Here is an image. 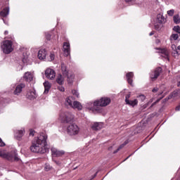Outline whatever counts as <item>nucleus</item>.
<instances>
[{
    "label": "nucleus",
    "instance_id": "4d7b16f0",
    "mask_svg": "<svg viewBox=\"0 0 180 180\" xmlns=\"http://www.w3.org/2000/svg\"><path fill=\"white\" fill-rule=\"evenodd\" d=\"M98 173L96 172V174H95V175H94V176H96V174H97Z\"/></svg>",
    "mask_w": 180,
    "mask_h": 180
},
{
    "label": "nucleus",
    "instance_id": "9b49d317",
    "mask_svg": "<svg viewBox=\"0 0 180 180\" xmlns=\"http://www.w3.org/2000/svg\"><path fill=\"white\" fill-rule=\"evenodd\" d=\"M26 86V84L21 83L20 84H17L15 86V90L13 91L14 95H20V94H22V91L23 89V88H25Z\"/></svg>",
    "mask_w": 180,
    "mask_h": 180
},
{
    "label": "nucleus",
    "instance_id": "cd10ccee",
    "mask_svg": "<svg viewBox=\"0 0 180 180\" xmlns=\"http://www.w3.org/2000/svg\"><path fill=\"white\" fill-rule=\"evenodd\" d=\"M139 103L137 99H134V101L129 100V103H126L127 105H129V106H136Z\"/></svg>",
    "mask_w": 180,
    "mask_h": 180
},
{
    "label": "nucleus",
    "instance_id": "5701e85b",
    "mask_svg": "<svg viewBox=\"0 0 180 180\" xmlns=\"http://www.w3.org/2000/svg\"><path fill=\"white\" fill-rule=\"evenodd\" d=\"M0 15L1 16H3V18H6V16L9 15V7L6 8L1 11Z\"/></svg>",
    "mask_w": 180,
    "mask_h": 180
},
{
    "label": "nucleus",
    "instance_id": "f3484780",
    "mask_svg": "<svg viewBox=\"0 0 180 180\" xmlns=\"http://www.w3.org/2000/svg\"><path fill=\"white\" fill-rule=\"evenodd\" d=\"M72 108L73 109H77V110H82V105L79 101H74Z\"/></svg>",
    "mask_w": 180,
    "mask_h": 180
},
{
    "label": "nucleus",
    "instance_id": "e433bc0d",
    "mask_svg": "<svg viewBox=\"0 0 180 180\" xmlns=\"http://www.w3.org/2000/svg\"><path fill=\"white\" fill-rule=\"evenodd\" d=\"M130 94H127L126 95V96H125V102H126V103H129V99L130 98Z\"/></svg>",
    "mask_w": 180,
    "mask_h": 180
},
{
    "label": "nucleus",
    "instance_id": "6ab92c4d",
    "mask_svg": "<svg viewBox=\"0 0 180 180\" xmlns=\"http://www.w3.org/2000/svg\"><path fill=\"white\" fill-rule=\"evenodd\" d=\"M65 105L66 106H70V108H72V105H74V103H72V97L69 96L66 98L65 101Z\"/></svg>",
    "mask_w": 180,
    "mask_h": 180
},
{
    "label": "nucleus",
    "instance_id": "bf43d9fd",
    "mask_svg": "<svg viewBox=\"0 0 180 180\" xmlns=\"http://www.w3.org/2000/svg\"><path fill=\"white\" fill-rule=\"evenodd\" d=\"M130 156L127 157L126 160H127Z\"/></svg>",
    "mask_w": 180,
    "mask_h": 180
},
{
    "label": "nucleus",
    "instance_id": "de8ad7c7",
    "mask_svg": "<svg viewBox=\"0 0 180 180\" xmlns=\"http://www.w3.org/2000/svg\"><path fill=\"white\" fill-rule=\"evenodd\" d=\"M154 33H155V32H154V31H152V32L149 34V36H153V35H154Z\"/></svg>",
    "mask_w": 180,
    "mask_h": 180
},
{
    "label": "nucleus",
    "instance_id": "ea45409f",
    "mask_svg": "<svg viewBox=\"0 0 180 180\" xmlns=\"http://www.w3.org/2000/svg\"><path fill=\"white\" fill-rule=\"evenodd\" d=\"M58 89L60 91V92H64L65 91V89H64L63 86H59Z\"/></svg>",
    "mask_w": 180,
    "mask_h": 180
},
{
    "label": "nucleus",
    "instance_id": "39448f33",
    "mask_svg": "<svg viewBox=\"0 0 180 180\" xmlns=\"http://www.w3.org/2000/svg\"><path fill=\"white\" fill-rule=\"evenodd\" d=\"M13 44V43L9 40L3 41V44L1 45L3 53H4V54H9L12 53V51H13V47L12 46Z\"/></svg>",
    "mask_w": 180,
    "mask_h": 180
},
{
    "label": "nucleus",
    "instance_id": "0eeeda50",
    "mask_svg": "<svg viewBox=\"0 0 180 180\" xmlns=\"http://www.w3.org/2000/svg\"><path fill=\"white\" fill-rule=\"evenodd\" d=\"M167 22L165 18L162 14H158L156 18V22L154 24L155 30H160L162 25H164Z\"/></svg>",
    "mask_w": 180,
    "mask_h": 180
},
{
    "label": "nucleus",
    "instance_id": "a878e982",
    "mask_svg": "<svg viewBox=\"0 0 180 180\" xmlns=\"http://www.w3.org/2000/svg\"><path fill=\"white\" fill-rule=\"evenodd\" d=\"M61 68H62V72L63 74V75H68V70H67V66L65 65V64L62 63L61 64Z\"/></svg>",
    "mask_w": 180,
    "mask_h": 180
},
{
    "label": "nucleus",
    "instance_id": "2eb2a0df",
    "mask_svg": "<svg viewBox=\"0 0 180 180\" xmlns=\"http://www.w3.org/2000/svg\"><path fill=\"white\" fill-rule=\"evenodd\" d=\"M46 56H47V52L46 49H41L38 52V58L39 60H44L46 58Z\"/></svg>",
    "mask_w": 180,
    "mask_h": 180
},
{
    "label": "nucleus",
    "instance_id": "a18cd8bd",
    "mask_svg": "<svg viewBox=\"0 0 180 180\" xmlns=\"http://www.w3.org/2000/svg\"><path fill=\"white\" fill-rule=\"evenodd\" d=\"M30 136H34V131H31L30 132Z\"/></svg>",
    "mask_w": 180,
    "mask_h": 180
},
{
    "label": "nucleus",
    "instance_id": "13d9d810",
    "mask_svg": "<svg viewBox=\"0 0 180 180\" xmlns=\"http://www.w3.org/2000/svg\"><path fill=\"white\" fill-rule=\"evenodd\" d=\"M8 39H12V37H8Z\"/></svg>",
    "mask_w": 180,
    "mask_h": 180
},
{
    "label": "nucleus",
    "instance_id": "bb28decb",
    "mask_svg": "<svg viewBox=\"0 0 180 180\" xmlns=\"http://www.w3.org/2000/svg\"><path fill=\"white\" fill-rule=\"evenodd\" d=\"M160 53H161L162 57H165V58H168V51H167V49H160Z\"/></svg>",
    "mask_w": 180,
    "mask_h": 180
},
{
    "label": "nucleus",
    "instance_id": "f8f14e48",
    "mask_svg": "<svg viewBox=\"0 0 180 180\" xmlns=\"http://www.w3.org/2000/svg\"><path fill=\"white\" fill-rule=\"evenodd\" d=\"M63 53H64V56H65L66 57H68V56H70V43L68 42H64L63 44Z\"/></svg>",
    "mask_w": 180,
    "mask_h": 180
},
{
    "label": "nucleus",
    "instance_id": "dca6fc26",
    "mask_svg": "<svg viewBox=\"0 0 180 180\" xmlns=\"http://www.w3.org/2000/svg\"><path fill=\"white\" fill-rule=\"evenodd\" d=\"M134 77V74L133 72H129L127 74V79L129 85H133V77Z\"/></svg>",
    "mask_w": 180,
    "mask_h": 180
},
{
    "label": "nucleus",
    "instance_id": "1a4fd4ad",
    "mask_svg": "<svg viewBox=\"0 0 180 180\" xmlns=\"http://www.w3.org/2000/svg\"><path fill=\"white\" fill-rule=\"evenodd\" d=\"M45 75L48 79H54L56 78V71L51 68L45 70Z\"/></svg>",
    "mask_w": 180,
    "mask_h": 180
},
{
    "label": "nucleus",
    "instance_id": "3c124183",
    "mask_svg": "<svg viewBox=\"0 0 180 180\" xmlns=\"http://www.w3.org/2000/svg\"><path fill=\"white\" fill-rule=\"evenodd\" d=\"M8 33H9V32H8V31H5V32H4V34H5V35L8 34Z\"/></svg>",
    "mask_w": 180,
    "mask_h": 180
},
{
    "label": "nucleus",
    "instance_id": "7ed1b4c3",
    "mask_svg": "<svg viewBox=\"0 0 180 180\" xmlns=\"http://www.w3.org/2000/svg\"><path fill=\"white\" fill-rule=\"evenodd\" d=\"M0 157L1 158H5L8 161H19V158H18V155L15 152H11L9 153L6 152L5 150L1 149L0 150Z\"/></svg>",
    "mask_w": 180,
    "mask_h": 180
},
{
    "label": "nucleus",
    "instance_id": "7c9ffc66",
    "mask_svg": "<svg viewBox=\"0 0 180 180\" xmlns=\"http://www.w3.org/2000/svg\"><path fill=\"white\" fill-rule=\"evenodd\" d=\"M173 30L178 33L179 37H180V27L179 25L174 26Z\"/></svg>",
    "mask_w": 180,
    "mask_h": 180
},
{
    "label": "nucleus",
    "instance_id": "4be33fe9",
    "mask_svg": "<svg viewBox=\"0 0 180 180\" xmlns=\"http://www.w3.org/2000/svg\"><path fill=\"white\" fill-rule=\"evenodd\" d=\"M66 76L68 77V84H72V82H74V78L75 77L74 74L68 73V75H66Z\"/></svg>",
    "mask_w": 180,
    "mask_h": 180
},
{
    "label": "nucleus",
    "instance_id": "6e6552de",
    "mask_svg": "<svg viewBox=\"0 0 180 180\" xmlns=\"http://www.w3.org/2000/svg\"><path fill=\"white\" fill-rule=\"evenodd\" d=\"M51 151L53 157H63L65 154L64 150H60L54 147L51 148Z\"/></svg>",
    "mask_w": 180,
    "mask_h": 180
},
{
    "label": "nucleus",
    "instance_id": "f03ea898",
    "mask_svg": "<svg viewBox=\"0 0 180 180\" xmlns=\"http://www.w3.org/2000/svg\"><path fill=\"white\" fill-rule=\"evenodd\" d=\"M111 102L110 98L103 97L100 100L94 102L93 112L96 113H101L102 112V108L108 106Z\"/></svg>",
    "mask_w": 180,
    "mask_h": 180
},
{
    "label": "nucleus",
    "instance_id": "c756f323",
    "mask_svg": "<svg viewBox=\"0 0 180 180\" xmlns=\"http://www.w3.org/2000/svg\"><path fill=\"white\" fill-rule=\"evenodd\" d=\"M179 37V35L178 34H172L171 36H170V40L172 41H175V40H178Z\"/></svg>",
    "mask_w": 180,
    "mask_h": 180
},
{
    "label": "nucleus",
    "instance_id": "f257e3e1",
    "mask_svg": "<svg viewBox=\"0 0 180 180\" xmlns=\"http://www.w3.org/2000/svg\"><path fill=\"white\" fill-rule=\"evenodd\" d=\"M30 150L32 153L46 154L49 151V148H47V135L41 134L34 139L30 146Z\"/></svg>",
    "mask_w": 180,
    "mask_h": 180
},
{
    "label": "nucleus",
    "instance_id": "b1692460",
    "mask_svg": "<svg viewBox=\"0 0 180 180\" xmlns=\"http://www.w3.org/2000/svg\"><path fill=\"white\" fill-rule=\"evenodd\" d=\"M173 22L175 25H179L180 23V17L179 14H176L173 16Z\"/></svg>",
    "mask_w": 180,
    "mask_h": 180
},
{
    "label": "nucleus",
    "instance_id": "a211bd4d",
    "mask_svg": "<svg viewBox=\"0 0 180 180\" xmlns=\"http://www.w3.org/2000/svg\"><path fill=\"white\" fill-rule=\"evenodd\" d=\"M24 78L26 81L30 82V81L33 80V75H32V73H30V72H27L24 75Z\"/></svg>",
    "mask_w": 180,
    "mask_h": 180
},
{
    "label": "nucleus",
    "instance_id": "5fc2aeb1",
    "mask_svg": "<svg viewBox=\"0 0 180 180\" xmlns=\"http://www.w3.org/2000/svg\"><path fill=\"white\" fill-rule=\"evenodd\" d=\"M108 150H112V146L108 148Z\"/></svg>",
    "mask_w": 180,
    "mask_h": 180
},
{
    "label": "nucleus",
    "instance_id": "72a5a7b5",
    "mask_svg": "<svg viewBox=\"0 0 180 180\" xmlns=\"http://www.w3.org/2000/svg\"><path fill=\"white\" fill-rule=\"evenodd\" d=\"M174 12L175 11L174 9L169 10L167 11V15H169V16H174Z\"/></svg>",
    "mask_w": 180,
    "mask_h": 180
},
{
    "label": "nucleus",
    "instance_id": "49530a36",
    "mask_svg": "<svg viewBox=\"0 0 180 180\" xmlns=\"http://www.w3.org/2000/svg\"><path fill=\"white\" fill-rule=\"evenodd\" d=\"M172 49L173 50H176V46L175 45H172Z\"/></svg>",
    "mask_w": 180,
    "mask_h": 180
},
{
    "label": "nucleus",
    "instance_id": "20e7f679",
    "mask_svg": "<svg viewBox=\"0 0 180 180\" xmlns=\"http://www.w3.org/2000/svg\"><path fill=\"white\" fill-rule=\"evenodd\" d=\"M59 119L63 123H70L74 121V115L70 112H62L59 115Z\"/></svg>",
    "mask_w": 180,
    "mask_h": 180
},
{
    "label": "nucleus",
    "instance_id": "58836bf2",
    "mask_svg": "<svg viewBox=\"0 0 180 180\" xmlns=\"http://www.w3.org/2000/svg\"><path fill=\"white\" fill-rule=\"evenodd\" d=\"M5 143L0 139V147H4Z\"/></svg>",
    "mask_w": 180,
    "mask_h": 180
},
{
    "label": "nucleus",
    "instance_id": "2f4dec72",
    "mask_svg": "<svg viewBox=\"0 0 180 180\" xmlns=\"http://www.w3.org/2000/svg\"><path fill=\"white\" fill-rule=\"evenodd\" d=\"M72 94L74 95V96H76V98H79V93H78L77 90H72Z\"/></svg>",
    "mask_w": 180,
    "mask_h": 180
},
{
    "label": "nucleus",
    "instance_id": "37998d69",
    "mask_svg": "<svg viewBox=\"0 0 180 180\" xmlns=\"http://www.w3.org/2000/svg\"><path fill=\"white\" fill-rule=\"evenodd\" d=\"M125 2H127V4H130V2H134V1L136 0H124Z\"/></svg>",
    "mask_w": 180,
    "mask_h": 180
},
{
    "label": "nucleus",
    "instance_id": "473e14b6",
    "mask_svg": "<svg viewBox=\"0 0 180 180\" xmlns=\"http://www.w3.org/2000/svg\"><path fill=\"white\" fill-rule=\"evenodd\" d=\"M53 167L50 166L49 164H45L44 169L45 171H50Z\"/></svg>",
    "mask_w": 180,
    "mask_h": 180
},
{
    "label": "nucleus",
    "instance_id": "f704fd0d",
    "mask_svg": "<svg viewBox=\"0 0 180 180\" xmlns=\"http://www.w3.org/2000/svg\"><path fill=\"white\" fill-rule=\"evenodd\" d=\"M172 56L174 57H178V56H179V53H178V50L177 49H174L172 52Z\"/></svg>",
    "mask_w": 180,
    "mask_h": 180
},
{
    "label": "nucleus",
    "instance_id": "79ce46f5",
    "mask_svg": "<svg viewBox=\"0 0 180 180\" xmlns=\"http://www.w3.org/2000/svg\"><path fill=\"white\" fill-rule=\"evenodd\" d=\"M50 59H51V61H53V60H54V54L53 53H51Z\"/></svg>",
    "mask_w": 180,
    "mask_h": 180
},
{
    "label": "nucleus",
    "instance_id": "c85d7f7f",
    "mask_svg": "<svg viewBox=\"0 0 180 180\" xmlns=\"http://www.w3.org/2000/svg\"><path fill=\"white\" fill-rule=\"evenodd\" d=\"M128 143H129V141H125L124 143L120 145V147L115 151H114V154H116V153H117L118 151L122 150V148H123V147H124V146H126Z\"/></svg>",
    "mask_w": 180,
    "mask_h": 180
},
{
    "label": "nucleus",
    "instance_id": "4c0bfd02",
    "mask_svg": "<svg viewBox=\"0 0 180 180\" xmlns=\"http://www.w3.org/2000/svg\"><path fill=\"white\" fill-rule=\"evenodd\" d=\"M161 99H162V98H160L158 99L155 102H154V103L151 105V108H153V106H154V105H156V103H158V102H160V101H161Z\"/></svg>",
    "mask_w": 180,
    "mask_h": 180
},
{
    "label": "nucleus",
    "instance_id": "ddd939ff",
    "mask_svg": "<svg viewBox=\"0 0 180 180\" xmlns=\"http://www.w3.org/2000/svg\"><path fill=\"white\" fill-rule=\"evenodd\" d=\"M24 134H25V129L17 130L15 134V139H17V140L20 141Z\"/></svg>",
    "mask_w": 180,
    "mask_h": 180
},
{
    "label": "nucleus",
    "instance_id": "393cba45",
    "mask_svg": "<svg viewBox=\"0 0 180 180\" xmlns=\"http://www.w3.org/2000/svg\"><path fill=\"white\" fill-rule=\"evenodd\" d=\"M56 82L59 85H63L64 84V77H63V75H58L56 79Z\"/></svg>",
    "mask_w": 180,
    "mask_h": 180
},
{
    "label": "nucleus",
    "instance_id": "a19ab883",
    "mask_svg": "<svg viewBox=\"0 0 180 180\" xmlns=\"http://www.w3.org/2000/svg\"><path fill=\"white\" fill-rule=\"evenodd\" d=\"M53 162H55V164H56V165H61V162H60L59 160H53Z\"/></svg>",
    "mask_w": 180,
    "mask_h": 180
},
{
    "label": "nucleus",
    "instance_id": "6e6d98bb",
    "mask_svg": "<svg viewBox=\"0 0 180 180\" xmlns=\"http://www.w3.org/2000/svg\"><path fill=\"white\" fill-rule=\"evenodd\" d=\"M173 94H174V95H175V94H176V92L174 91V92H173Z\"/></svg>",
    "mask_w": 180,
    "mask_h": 180
},
{
    "label": "nucleus",
    "instance_id": "aec40b11",
    "mask_svg": "<svg viewBox=\"0 0 180 180\" xmlns=\"http://www.w3.org/2000/svg\"><path fill=\"white\" fill-rule=\"evenodd\" d=\"M44 86L45 88L44 94H49V91H50V89L51 88V84H50V82L46 81L44 83Z\"/></svg>",
    "mask_w": 180,
    "mask_h": 180
},
{
    "label": "nucleus",
    "instance_id": "9d476101",
    "mask_svg": "<svg viewBox=\"0 0 180 180\" xmlns=\"http://www.w3.org/2000/svg\"><path fill=\"white\" fill-rule=\"evenodd\" d=\"M162 72V68L160 67L157 68L154 72H152L150 74V78L153 79V81H155V79H157L158 77H160V74Z\"/></svg>",
    "mask_w": 180,
    "mask_h": 180
},
{
    "label": "nucleus",
    "instance_id": "603ef678",
    "mask_svg": "<svg viewBox=\"0 0 180 180\" xmlns=\"http://www.w3.org/2000/svg\"><path fill=\"white\" fill-rule=\"evenodd\" d=\"M177 86H180V81L178 82Z\"/></svg>",
    "mask_w": 180,
    "mask_h": 180
},
{
    "label": "nucleus",
    "instance_id": "423d86ee",
    "mask_svg": "<svg viewBox=\"0 0 180 180\" xmlns=\"http://www.w3.org/2000/svg\"><path fill=\"white\" fill-rule=\"evenodd\" d=\"M67 133L69 136H77L79 133V127L75 124H70L68 126Z\"/></svg>",
    "mask_w": 180,
    "mask_h": 180
},
{
    "label": "nucleus",
    "instance_id": "4468645a",
    "mask_svg": "<svg viewBox=\"0 0 180 180\" xmlns=\"http://www.w3.org/2000/svg\"><path fill=\"white\" fill-rule=\"evenodd\" d=\"M27 98L28 99H30V101H33L34 99H36V98H37V94H36V91L34 90L30 91L27 94Z\"/></svg>",
    "mask_w": 180,
    "mask_h": 180
},
{
    "label": "nucleus",
    "instance_id": "864d4df0",
    "mask_svg": "<svg viewBox=\"0 0 180 180\" xmlns=\"http://www.w3.org/2000/svg\"><path fill=\"white\" fill-rule=\"evenodd\" d=\"M178 50H180V45L177 47Z\"/></svg>",
    "mask_w": 180,
    "mask_h": 180
},
{
    "label": "nucleus",
    "instance_id": "8fccbe9b",
    "mask_svg": "<svg viewBox=\"0 0 180 180\" xmlns=\"http://www.w3.org/2000/svg\"><path fill=\"white\" fill-rule=\"evenodd\" d=\"M50 37H51L50 34L46 35V39H47L48 40H50Z\"/></svg>",
    "mask_w": 180,
    "mask_h": 180
},
{
    "label": "nucleus",
    "instance_id": "412c9836",
    "mask_svg": "<svg viewBox=\"0 0 180 180\" xmlns=\"http://www.w3.org/2000/svg\"><path fill=\"white\" fill-rule=\"evenodd\" d=\"M102 127H103L102 123L95 122L92 125L91 129L93 130H101V129H102Z\"/></svg>",
    "mask_w": 180,
    "mask_h": 180
},
{
    "label": "nucleus",
    "instance_id": "c9c22d12",
    "mask_svg": "<svg viewBox=\"0 0 180 180\" xmlns=\"http://www.w3.org/2000/svg\"><path fill=\"white\" fill-rule=\"evenodd\" d=\"M138 98L139 101H141V102H144V101H146V96L144 95H140Z\"/></svg>",
    "mask_w": 180,
    "mask_h": 180
},
{
    "label": "nucleus",
    "instance_id": "c03bdc74",
    "mask_svg": "<svg viewBox=\"0 0 180 180\" xmlns=\"http://www.w3.org/2000/svg\"><path fill=\"white\" fill-rule=\"evenodd\" d=\"M158 88L155 87L153 90L152 92H158Z\"/></svg>",
    "mask_w": 180,
    "mask_h": 180
},
{
    "label": "nucleus",
    "instance_id": "09e8293b",
    "mask_svg": "<svg viewBox=\"0 0 180 180\" xmlns=\"http://www.w3.org/2000/svg\"><path fill=\"white\" fill-rule=\"evenodd\" d=\"M176 110H177V111H179V110H180V105H178V106L176 108Z\"/></svg>",
    "mask_w": 180,
    "mask_h": 180
}]
</instances>
